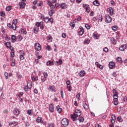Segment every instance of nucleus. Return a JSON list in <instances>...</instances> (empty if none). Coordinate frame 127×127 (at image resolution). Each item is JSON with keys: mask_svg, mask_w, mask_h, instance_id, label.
<instances>
[{"mask_svg": "<svg viewBox=\"0 0 127 127\" xmlns=\"http://www.w3.org/2000/svg\"><path fill=\"white\" fill-rule=\"evenodd\" d=\"M43 19L45 22H46V23H48V22H49V17H47L46 18L43 17Z\"/></svg>", "mask_w": 127, "mask_h": 127, "instance_id": "4c0bfd02", "label": "nucleus"}, {"mask_svg": "<svg viewBox=\"0 0 127 127\" xmlns=\"http://www.w3.org/2000/svg\"><path fill=\"white\" fill-rule=\"evenodd\" d=\"M50 7L51 10H54V8H55V6L53 4H51L50 5Z\"/></svg>", "mask_w": 127, "mask_h": 127, "instance_id": "864d4df0", "label": "nucleus"}, {"mask_svg": "<svg viewBox=\"0 0 127 127\" xmlns=\"http://www.w3.org/2000/svg\"><path fill=\"white\" fill-rule=\"evenodd\" d=\"M11 39H12V42H15L16 41V37L15 35H11Z\"/></svg>", "mask_w": 127, "mask_h": 127, "instance_id": "c85d7f7f", "label": "nucleus"}, {"mask_svg": "<svg viewBox=\"0 0 127 127\" xmlns=\"http://www.w3.org/2000/svg\"><path fill=\"white\" fill-rule=\"evenodd\" d=\"M108 11L110 13V15H114V9L112 7H109Z\"/></svg>", "mask_w": 127, "mask_h": 127, "instance_id": "dca6fc26", "label": "nucleus"}, {"mask_svg": "<svg viewBox=\"0 0 127 127\" xmlns=\"http://www.w3.org/2000/svg\"><path fill=\"white\" fill-rule=\"evenodd\" d=\"M37 123H41V124H42V118L40 117H38L37 118Z\"/></svg>", "mask_w": 127, "mask_h": 127, "instance_id": "473e14b6", "label": "nucleus"}, {"mask_svg": "<svg viewBox=\"0 0 127 127\" xmlns=\"http://www.w3.org/2000/svg\"><path fill=\"white\" fill-rule=\"evenodd\" d=\"M76 98H77V100L78 101H80L81 100V94L80 93H77L76 96Z\"/></svg>", "mask_w": 127, "mask_h": 127, "instance_id": "a19ab883", "label": "nucleus"}, {"mask_svg": "<svg viewBox=\"0 0 127 127\" xmlns=\"http://www.w3.org/2000/svg\"><path fill=\"white\" fill-rule=\"evenodd\" d=\"M10 55H11V57L12 58H13V57H14V52H11Z\"/></svg>", "mask_w": 127, "mask_h": 127, "instance_id": "69168bd1", "label": "nucleus"}, {"mask_svg": "<svg viewBox=\"0 0 127 127\" xmlns=\"http://www.w3.org/2000/svg\"><path fill=\"white\" fill-rule=\"evenodd\" d=\"M0 16H2V17H4V16H5V12H4V11L0 12Z\"/></svg>", "mask_w": 127, "mask_h": 127, "instance_id": "c03bdc74", "label": "nucleus"}, {"mask_svg": "<svg viewBox=\"0 0 127 127\" xmlns=\"http://www.w3.org/2000/svg\"><path fill=\"white\" fill-rule=\"evenodd\" d=\"M47 39L48 42H52V40H53V38H52V36H51V35H49L47 37Z\"/></svg>", "mask_w": 127, "mask_h": 127, "instance_id": "412c9836", "label": "nucleus"}, {"mask_svg": "<svg viewBox=\"0 0 127 127\" xmlns=\"http://www.w3.org/2000/svg\"><path fill=\"white\" fill-rule=\"evenodd\" d=\"M110 40L111 43H112V44H113L114 45H116V44H117V40L115 38H114V37H110Z\"/></svg>", "mask_w": 127, "mask_h": 127, "instance_id": "2eb2a0df", "label": "nucleus"}, {"mask_svg": "<svg viewBox=\"0 0 127 127\" xmlns=\"http://www.w3.org/2000/svg\"><path fill=\"white\" fill-rule=\"evenodd\" d=\"M34 30V33H36V34H37L38 33V31H39V28H37L36 27H34L33 28Z\"/></svg>", "mask_w": 127, "mask_h": 127, "instance_id": "393cba45", "label": "nucleus"}, {"mask_svg": "<svg viewBox=\"0 0 127 127\" xmlns=\"http://www.w3.org/2000/svg\"><path fill=\"white\" fill-rule=\"evenodd\" d=\"M85 28H86V29H90V28H91V26L89 25V24H86L85 25Z\"/></svg>", "mask_w": 127, "mask_h": 127, "instance_id": "603ef678", "label": "nucleus"}, {"mask_svg": "<svg viewBox=\"0 0 127 127\" xmlns=\"http://www.w3.org/2000/svg\"><path fill=\"white\" fill-rule=\"evenodd\" d=\"M47 66H51V61H48L46 63Z\"/></svg>", "mask_w": 127, "mask_h": 127, "instance_id": "6e6d98bb", "label": "nucleus"}, {"mask_svg": "<svg viewBox=\"0 0 127 127\" xmlns=\"http://www.w3.org/2000/svg\"><path fill=\"white\" fill-rule=\"evenodd\" d=\"M118 101L119 99H113V103L115 106H117L118 104H119Z\"/></svg>", "mask_w": 127, "mask_h": 127, "instance_id": "2f4dec72", "label": "nucleus"}, {"mask_svg": "<svg viewBox=\"0 0 127 127\" xmlns=\"http://www.w3.org/2000/svg\"><path fill=\"white\" fill-rule=\"evenodd\" d=\"M112 29L114 30V31H117V30L118 29V26H113L112 27Z\"/></svg>", "mask_w": 127, "mask_h": 127, "instance_id": "09e8293b", "label": "nucleus"}, {"mask_svg": "<svg viewBox=\"0 0 127 127\" xmlns=\"http://www.w3.org/2000/svg\"><path fill=\"white\" fill-rule=\"evenodd\" d=\"M83 7H84V9H86V11L89 13L90 12V10L89 7L90 6L88 4H84L83 5Z\"/></svg>", "mask_w": 127, "mask_h": 127, "instance_id": "f8f14e48", "label": "nucleus"}, {"mask_svg": "<svg viewBox=\"0 0 127 127\" xmlns=\"http://www.w3.org/2000/svg\"><path fill=\"white\" fill-rule=\"evenodd\" d=\"M103 51L105 52V53H107L109 52V49L108 48L105 47L103 49Z\"/></svg>", "mask_w": 127, "mask_h": 127, "instance_id": "5fc2aeb1", "label": "nucleus"}, {"mask_svg": "<svg viewBox=\"0 0 127 127\" xmlns=\"http://www.w3.org/2000/svg\"><path fill=\"white\" fill-rule=\"evenodd\" d=\"M61 124L64 127H67L69 125V120L67 118H64L61 121Z\"/></svg>", "mask_w": 127, "mask_h": 127, "instance_id": "f03ea898", "label": "nucleus"}, {"mask_svg": "<svg viewBox=\"0 0 127 127\" xmlns=\"http://www.w3.org/2000/svg\"><path fill=\"white\" fill-rule=\"evenodd\" d=\"M19 5L20 6V8H21V9H22L23 7H25V3L24 2H20L19 3Z\"/></svg>", "mask_w": 127, "mask_h": 127, "instance_id": "f3484780", "label": "nucleus"}, {"mask_svg": "<svg viewBox=\"0 0 127 127\" xmlns=\"http://www.w3.org/2000/svg\"><path fill=\"white\" fill-rule=\"evenodd\" d=\"M29 84V86H28ZM27 85L28 86L29 89L30 90L32 88V82L31 81H28L27 82Z\"/></svg>", "mask_w": 127, "mask_h": 127, "instance_id": "a878e982", "label": "nucleus"}, {"mask_svg": "<svg viewBox=\"0 0 127 127\" xmlns=\"http://www.w3.org/2000/svg\"><path fill=\"white\" fill-rule=\"evenodd\" d=\"M24 90L25 91V92H28V89H29V87L28 86V85H25L23 87Z\"/></svg>", "mask_w": 127, "mask_h": 127, "instance_id": "f704fd0d", "label": "nucleus"}, {"mask_svg": "<svg viewBox=\"0 0 127 127\" xmlns=\"http://www.w3.org/2000/svg\"><path fill=\"white\" fill-rule=\"evenodd\" d=\"M61 96L63 99H64V93L63 92V89L61 90Z\"/></svg>", "mask_w": 127, "mask_h": 127, "instance_id": "de8ad7c7", "label": "nucleus"}, {"mask_svg": "<svg viewBox=\"0 0 127 127\" xmlns=\"http://www.w3.org/2000/svg\"><path fill=\"white\" fill-rule=\"evenodd\" d=\"M90 42H91V41L90 40V39H87L86 40H85L84 41V44H89V43H90Z\"/></svg>", "mask_w": 127, "mask_h": 127, "instance_id": "58836bf2", "label": "nucleus"}, {"mask_svg": "<svg viewBox=\"0 0 127 127\" xmlns=\"http://www.w3.org/2000/svg\"><path fill=\"white\" fill-rule=\"evenodd\" d=\"M18 38L19 39L20 41H21V40L23 39V38H22V36H21V35H19L18 36Z\"/></svg>", "mask_w": 127, "mask_h": 127, "instance_id": "13d9d810", "label": "nucleus"}, {"mask_svg": "<svg viewBox=\"0 0 127 127\" xmlns=\"http://www.w3.org/2000/svg\"><path fill=\"white\" fill-rule=\"evenodd\" d=\"M46 80H47V77H45L44 76H42L41 81L42 82V83H44V82H45V81H46Z\"/></svg>", "mask_w": 127, "mask_h": 127, "instance_id": "ea45409f", "label": "nucleus"}, {"mask_svg": "<svg viewBox=\"0 0 127 127\" xmlns=\"http://www.w3.org/2000/svg\"><path fill=\"white\" fill-rule=\"evenodd\" d=\"M19 33H20V34H22V33H23L25 35H26L27 34V32L24 28H22L19 30Z\"/></svg>", "mask_w": 127, "mask_h": 127, "instance_id": "9d476101", "label": "nucleus"}, {"mask_svg": "<svg viewBox=\"0 0 127 127\" xmlns=\"http://www.w3.org/2000/svg\"><path fill=\"white\" fill-rule=\"evenodd\" d=\"M114 99H118L119 98V96H118V94H114L113 95Z\"/></svg>", "mask_w": 127, "mask_h": 127, "instance_id": "338daca9", "label": "nucleus"}, {"mask_svg": "<svg viewBox=\"0 0 127 127\" xmlns=\"http://www.w3.org/2000/svg\"><path fill=\"white\" fill-rule=\"evenodd\" d=\"M59 5H60V4H59V2L56 3L55 4V8H57V7H58V6H59Z\"/></svg>", "mask_w": 127, "mask_h": 127, "instance_id": "052dcab7", "label": "nucleus"}, {"mask_svg": "<svg viewBox=\"0 0 127 127\" xmlns=\"http://www.w3.org/2000/svg\"><path fill=\"white\" fill-rule=\"evenodd\" d=\"M44 77L47 78L48 77V74L46 72H44L43 73Z\"/></svg>", "mask_w": 127, "mask_h": 127, "instance_id": "bf43d9fd", "label": "nucleus"}, {"mask_svg": "<svg viewBox=\"0 0 127 127\" xmlns=\"http://www.w3.org/2000/svg\"><path fill=\"white\" fill-rule=\"evenodd\" d=\"M66 88L68 89V91L69 92H71V91H72V87L71 86V85H70V84H71V81H70V80H67L66 81Z\"/></svg>", "mask_w": 127, "mask_h": 127, "instance_id": "20e7f679", "label": "nucleus"}, {"mask_svg": "<svg viewBox=\"0 0 127 127\" xmlns=\"http://www.w3.org/2000/svg\"><path fill=\"white\" fill-rule=\"evenodd\" d=\"M20 55H22V56L25 55L24 51L21 50V51H20Z\"/></svg>", "mask_w": 127, "mask_h": 127, "instance_id": "4d7b16f0", "label": "nucleus"}, {"mask_svg": "<svg viewBox=\"0 0 127 127\" xmlns=\"http://www.w3.org/2000/svg\"><path fill=\"white\" fill-rule=\"evenodd\" d=\"M13 114L14 115V116H16V117H17L20 114V111L19 109H15L13 111Z\"/></svg>", "mask_w": 127, "mask_h": 127, "instance_id": "9b49d317", "label": "nucleus"}, {"mask_svg": "<svg viewBox=\"0 0 127 127\" xmlns=\"http://www.w3.org/2000/svg\"><path fill=\"white\" fill-rule=\"evenodd\" d=\"M85 74L86 71H85V70H81L79 73V77H83Z\"/></svg>", "mask_w": 127, "mask_h": 127, "instance_id": "a211bd4d", "label": "nucleus"}, {"mask_svg": "<svg viewBox=\"0 0 127 127\" xmlns=\"http://www.w3.org/2000/svg\"><path fill=\"white\" fill-rule=\"evenodd\" d=\"M17 19L13 20L11 27V28L13 29V30H16V24H17Z\"/></svg>", "mask_w": 127, "mask_h": 127, "instance_id": "7ed1b4c3", "label": "nucleus"}, {"mask_svg": "<svg viewBox=\"0 0 127 127\" xmlns=\"http://www.w3.org/2000/svg\"><path fill=\"white\" fill-rule=\"evenodd\" d=\"M109 67L110 69H114L116 67V64L114 62L109 63Z\"/></svg>", "mask_w": 127, "mask_h": 127, "instance_id": "1a4fd4ad", "label": "nucleus"}, {"mask_svg": "<svg viewBox=\"0 0 127 127\" xmlns=\"http://www.w3.org/2000/svg\"><path fill=\"white\" fill-rule=\"evenodd\" d=\"M54 12H55V11H54V10H51L49 12V15H50V16H52V15H53V13H54Z\"/></svg>", "mask_w": 127, "mask_h": 127, "instance_id": "e433bc0d", "label": "nucleus"}, {"mask_svg": "<svg viewBox=\"0 0 127 127\" xmlns=\"http://www.w3.org/2000/svg\"><path fill=\"white\" fill-rule=\"evenodd\" d=\"M77 22V19L74 20V22H71L69 23V25L72 27H75V22Z\"/></svg>", "mask_w": 127, "mask_h": 127, "instance_id": "cd10ccee", "label": "nucleus"}, {"mask_svg": "<svg viewBox=\"0 0 127 127\" xmlns=\"http://www.w3.org/2000/svg\"><path fill=\"white\" fill-rule=\"evenodd\" d=\"M27 114L29 115V116H32V111L31 110H29L27 111Z\"/></svg>", "mask_w": 127, "mask_h": 127, "instance_id": "79ce46f5", "label": "nucleus"}, {"mask_svg": "<svg viewBox=\"0 0 127 127\" xmlns=\"http://www.w3.org/2000/svg\"><path fill=\"white\" fill-rule=\"evenodd\" d=\"M47 127H54V125H53V124L50 123L48 124Z\"/></svg>", "mask_w": 127, "mask_h": 127, "instance_id": "680f3d73", "label": "nucleus"}, {"mask_svg": "<svg viewBox=\"0 0 127 127\" xmlns=\"http://www.w3.org/2000/svg\"><path fill=\"white\" fill-rule=\"evenodd\" d=\"M31 79L33 82H35L36 81H38V76H31Z\"/></svg>", "mask_w": 127, "mask_h": 127, "instance_id": "c756f323", "label": "nucleus"}, {"mask_svg": "<svg viewBox=\"0 0 127 127\" xmlns=\"http://www.w3.org/2000/svg\"><path fill=\"white\" fill-rule=\"evenodd\" d=\"M60 6L62 9H66L68 7V5L66 3L63 2L60 5Z\"/></svg>", "mask_w": 127, "mask_h": 127, "instance_id": "0eeeda50", "label": "nucleus"}, {"mask_svg": "<svg viewBox=\"0 0 127 127\" xmlns=\"http://www.w3.org/2000/svg\"><path fill=\"white\" fill-rule=\"evenodd\" d=\"M113 93L114 95H119V92H118L116 89L113 90Z\"/></svg>", "mask_w": 127, "mask_h": 127, "instance_id": "49530a36", "label": "nucleus"}, {"mask_svg": "<svg viewBox=\"0 0 127 127\" xmlns=\"http://www.w3.org/2000/svg\"><path fill=\"white\" fill-rule=\"evenodd\" d=\"M78 121L79 122H80V123H83L84 122V118L82 117H80L78 118Z\"/></svg>", "mask_w": 127, "mask_h": 127, "instance_id": "37998d69", "label": "nucleus"}, {"mask_svg": "<svg viewBox=\"0 0 127 127\" xmlns=\"http://www.w3.org/2000/svg\"><path fill=\"white\" fill-rule=\"evenodd\" d=\"M112 119L113 120V121H115L116 120V115H115V114H113L112 115Z\"/></svg>", "mask_w": 127, "mask_h": 127, "instance_id": "0e129e2a", "label": "nucleus"}, {"mask_svg": "<svg viewBox=\"0 0 127 127\" xmlns=\"http://www.w3.org/2000/svg\"><path fill=\"white\" fill-rule=\"evenodd\" d=\"M52 90L53 92H55V87L54 86H50L48 90Z\"/></svg>", "mask_w": 127, "mask_h": 127, "instance_id": "72a5a7b5", "label": "nucleus"}, {"mask_svg": "<svg viewBox=\"0 0 127 127\" xmlns=\"http://www.w3.org/2000/svg\"><path fill=\"white\" fill-rule=\"evenodd\" d=\"M94 38L96 39H99V34H93Z\"/></svg>", "mask_w": 127, "mask_h": 127, "instance_id": "a18cd8bd", "label": "nucleus"}, {"mask_svg": "<svg viewBox=\"0 0 127 127\" xmlns=\"http://www.w3.org/2000/svg\"><path fill=\"white\" fill-rule=\"evenodd\" d=\"M117 61H118V62H119V63H123V61H122V58H121V57H118L117 58Z\"/></svg>", "mask_w": 127, "mask_h": 127, "instance_id": "3c124183", "label": "nucleus"}, {"mask_svg": "<svg viewBox=\"0 0 127 127\" xmlns=\"http://www.w3.org/2000/svg\"><path fill=\"white\" fill-rule=\"evenodd\" d=\"M106 18V22L107 23H110V22H112V17L110 16V15H106L105 16Z\"/></svg>", "mask_w": 127, "mask_h": 127, "instance_id": "423d86ee", "label": "nucleus"}, {"mask_svg": "<svg viewBox=\"0 0 127 127\" xmlns=\"http://www.w3.org/2000/svg\"><path fill=\"white\" fill-rule=\"evenodd\" d=\"M34 47L36 51H40V50H41V45L38 43H36L35 44Z\"/></svg>", "mask_w": 127, "mask_h": 127, "instance_id": "39448f33", "label": "nucleus"}, {"mask_svg": "<svg viewBox=\"0 0 127 127\" xmlns=\"http://www.w3.org/2000/svg\"><path fill=\"white\" fill-rule=\"evenodd\" d=\"M95 127H102V126H101L99 124H96L95 125Z\"/></svg>", "mask_w": 127, "mask_h": 127, "instance_id": "774afa93", "label": "nucleus"}, {"mask_svg": "<svg viewBox=\"0 0 127 127\" xmlns=\"http://www.w3.org/2000/svg\"><path fill=\"white\" fill-rule=\"evenodd\" d=\"M49 110L51 113H53L54 112V106L52 104H50L49 106Z\"/></svg>", "mask_w": 127, "mask_h": 127, "instance_id": "6ab92c4d", "label": "nucleus"}, {"mask_svg": "<svg viewBox=\"0 0 127 127\" xmlns=\"http://www.w3.org/2000/svg\"><path fill=\"white\" fill-rule=\"evenodd\" d=\"M93 4L95 5V6H99L100 5V2L98 0H95L93 1Z\"/></svg>", "mask_w": 127, "mask_h": 127, "instance_id": "5701e85b", "label": "nucleus"}, {"mask_svg": "<svg viewBox=\"0 0 127 127\" xmlns=\"http://www.w3.org/2000/svg\"><path fill=\"white\" fill-rule=\"evenodd\" d=\"M43 23V22L41 21V22H37L35 24L36 26H37V27H39L40 26H41L42 24Z\"/></svg>", "mask_w": 127, "mask_h": 127, "instance_id": "bb28decb", "label": "nucleus"}, {"mask_svg": "<svg viewBox=\"0 0 127 127\" xmlns=\"http://www.w3.org/2000/svg\"><path fill=\"white\" fill-rule=\"evenodd\" d=\"M66 36H67V35H66V33H63L62 34V37H63V38H66Z\"/></svg>", "mask_w": 127, "mask_h": 127, "instance_id": "e2e57ef3", "label": "nucleus"}, {"mask_svg": "<svg viewBox=\"0 0 127 127\" xmlns=\"http://www.w3.org/2000/svg\"><path fill=\"white\" fill-rule=\"evenodd\" d=\"M4 45H5L7 48H9V47H10V46H11V43H10V42H7L4 43Z\"/></svg>", "mask_w": 127, "mask_h": 127, "instance_id": "b1692460", "label": "nucleus"}, {"mask_svg": "<svg viewBox=\"0 0 127 127\" xmlns=\"http://www.w3.org/2000/svg\"><path fill=\"white\" fill-rule=\"evenodd\" d=\"M83 107L86 111L89 110V105H88V104H87L86 101L83 102Z\"/></svg>", "mask_w": 127, "mask_h": 127, "instance_id": "6e6552de", "label": "nucleus"}, {"mask_svg": "<svg viewBox=\"0 0 127 127\" xmlns=\"http://www.w3.org/2000/svg\"><path fill=\"white\" fill-rule=\"evenodd\" d=\"M127 49V44L123 45L119 48L120 51H125Z\"/></svg>", "mask_w": 127, "mask_h": 127, "instance_id": "4468645a", "label": "nucleus"}, {"mask_svg": "<svg viewBox=\"0 0 127 127\" xmlns=\"http://www.w3.org/2000/svg\"><path fill=\"white\" fill-rule=\"evenodd\" d=\"M84 28L83 27H81L80 28V30L78 32L79 35L81 36L82 34H84Z\"/></svg>", "mask_w": 127, "mask_h": 127, "instance_id": "4be33fe9", "label": "nucleus"}, {"mask_svg": "<svg viewBox=\"0 0 127 127\" xmlns=\"http://www.w3.org/2000/svg\"><path fill=\"white\" fill-rule=\"evenodd\" d=\"M117 121L118 122H120V123H122L123 122V119L121 117H118L117 118Z\"/></svg>", "mask_w": 127, "mask_h": 127, "instance_id": "8fccbe9b", "label": "nucleus"}, {"mask_svg": "<svg viewBox=\"0 0 127 127\" xmlns=\"http://www.w3.org/2000/svg\"><path fill=\"white\" fill-rule=\"evenodd\" d=\"M12 125H13V126H17V122H10L9 123V126H12Z\"/></svg>", "mask_w": 127, "mask_h": 127, "instance_id": "7c9ffc66", "label": "nucleus"}, {"mask_svg": "<svg viewBox=\"0 0 127 127\" xmlns=\"http://www.w3.org/2000/svg\"><path fill=\"white\" fill-rule=\"evenodd\" d=\"M56 109L59 114H60L61 112H62V108H60V106L59 105H57L56 107Z\"/></svg>", "mask_w": 127, "mask_h": 127, "instance_id": "aec40b11", "label": "nucleus"}, {"mask_svg": "<svg viewBox=\"0 0 127 127\" xmlns=\"http://www.w3.org/2000/svg\"><path fill=\"white\" fill-rule=\"evenodd\" d=\"M62 63H63L62 59H59V61H56L55 64L56 65V66H59L60 65H62Z\"/></svg>", "mask_w": 127, "mask_h": 127, "instance_id": "ddd939ff", "label": "nucleus"}, {"mask_svg": "<svg viewBox=\"0 0 127 127\" xmlns=\"http://www.w3.org/2000/svg\"><path fill=\"white\" fill-rule=\"evenodd\" d=\"M81 114V111L76 109L75 111V113H73V115H70V118L73 122H76V121H77V118L80 117Z\"/></svg>", "mask_w": 127, "mask_h": 127, "instance_id": "f257e3e1", "label": "nucleus"}, {"mask_svg": "<svg viewBox=\"0 0 127 127\" xmlns=\"http://www.w3.org/2000/svg\"><path fill=\"white\" fill-rule=\"evenodd\" d=\"M11 8H12V6L11 5L8 6L6 7V10L7 11H10V10H11Z\"/></svg>", "mask_w": 127, "mask_h": 127, "instance_id": "c9c22d12", "label": "nucleus"}]
</instances>
